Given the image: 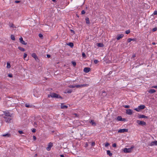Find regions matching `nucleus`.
Returning a JSON list of instances; mask_svg holds the SVG:
<instances>
[{
  "instance_id": "13",
  "label": "nucleus",
  "mask_w": 157,
  "mask_h": 157,
  "mask_svg": "<svg viewBox=\"0 0 157 157\" xmlns=\"http://www.w3.org/2000/svg\"><path fill=\"white\" fill-rule=\"evenodd\" d=\"M90 70V69L89 67H85L84 69V72L86 73H88Z\"/></svg>"
},
{
  "instance_id": "52",
  "label": "nucleus",
  "mask_w": 157,
  "mask_h": 157,
  "mask_svg": "<svg viewBox=\"0 0 157 157\" xmlns=\"http://www.w3.org/2000/svg\"><path fill=\"white\" fill-rule=\"evenodd\" d=\"M70 31H71V33H73L74 34L75 33V32H74V31L72 29H71L70 30Z\"/></svg>"
},
{
  "instance_id": "34",
  "label": "nucleus",
  "mask_w": 157,
  "mask_h": 157,
  "mask_svg": "<svg viewBox=\"0 0 157 157\" xmlns=\"http://www.w3.org/2000/svg\"><path fill=\"white\" fill-rule=\"evenodd\" d=\"M9 26L10 27L14 28V26L13 24H10L9 25Z\"/></svg>"
},
{
  "instance_id": "1",
  "label": "nucleus",
  "mask_w": 157,
  "mask_h": 157,
  "mask_svg": "<svg viewBox=\"0 0 157 157\" xmlns=\"http://www.w3.org/2000/svg\"><path fill=\"white\" fill-rule=\"evenodd\" d=\"M48 98H50V97L52 98H61V97L58 94L56 93H52L48 95Z\"/></svg>"
},
{
  "instance_id": "15",
  "label": "nucleus",
  "mask_w": 157,
  "mask_h": 157,
  "mask_svg": "<svg viewBox=\"0 0 157 157\" xmlns=\"http://www.w3.org/2000/svg\"><path fill=\"white\" fill-rule=\"evenodd\" d=\"M124 36V35L123 34H119L117 35V40H119L120 39L122 38Z\"/></svg>"
},
{
  "instance_id": "32",
  "label": "nucleus",
  "mask_w": 157,
  "mask_h": 157,
  "mask_svg": "<svg viewBox=\"0 0 157 157\" xmlns=\"http://www.w3.org/2000/svg\"><path fill=\"white\" fill-rule=\"evenodd\" d=\"M70 88H73L75 87V85H70L68 86Z\"/></svg>"
},
{
  "instance_id": "60",
  "label": "nucleus",
  "mask_w": 157,
  "mask_h": 157,
  "mask_svg": "<svg viewBox=\"0 0 157 157\" xmlns=\"http://www.w3.org/2000/svg\"><path fill=\"white\" fill-rule=\"evenodd\" d=\"M60 156L61 157H63L64 156V155H60Z\"/></svg>"
},
{
  "instance_id": "21",
  "label": "nucleus",
  "mask_w": 157,
  "mask_h": 157,
  "mask_svg": "<svg viewBox=\"0 0 157 157\" xmlns=\"http://www.w3.org/2000/svg\"><path fill=\"white\" fill-rule=\"evenodd\" d=\"M107 154L110 156H111L112 155V154L111 153L110 151L109 150H107Z\"/></svg>"
},
{
  "instance_id": "11",
  "label": "nucleus",
  "mask_w": 157,
  "mask_h": 157,
  "mask_svg": "<svg viewBox=\"0 0 157 157\" xmlns=\"http://www.w3.org/2000/svg\"><path fill=\"white\" fill-rule=\"evenodd\" d=\"M89 122L93 126H95L96 125V123L94 120H90L89 121Z\"/></svg>"
},
{
  "instance_id": "50",
  "label": "nucleus",
  "mask_w": 157,
  "mask_h": 157,
  "mask_svg": "<svg viewBox=\"0 0 157 157\" xmlns=\"http://www.w3.org/2000/svg\"><path fill=\"white\" fill-rule=\"evenodd\" d=\"M95 145V143L94 142H92L91 144L92 146H94Z\"/></svg>"
},
{
  "instance_id": "7",
  "label": "nucleus",
  "mask_w": 157,
  "mask_h": 157,
  "mask_svg": "<svg viewBox=\"0 0 157 157\" xmlns=\"http://www.w3.org/2000/svg\"><path fill=\"white\" fill-rule=\"evenodd\" d=\"M128 129L126 128H124L122 129H119L118 131V132L123 133L125 132H128Z\"/></svg>"
},
{
  "instance_id": "9",
  "label": "nucleus",
  "mask_w": 157,
  "mask_h": 157,
  "mask_svg": "<svg viewBox=\"0 0 157 157\" xmlns=\"http://www.w3.org/2000/svg\"><path fill=\"white\" fill-rule=\"evenodd\" d=\"M126 113L129 115H131L132 114V111L131 109H127L126 110Z\"/></svg>"
},
{
  "instance_id": "17",
  "label": "nucleus",
  "mask_w": 157,
  "mask_h": 157,
  "mask_svg": "<svg viewBox=\"0 0 157 157\" xmlns=\"http://www.w3.org/2000/svg\"><path fill=\"white\" fill-rule=\"evenodd\" d=\"M11 117H8L7 119H5V121L6 122H9L11 119Z\"/></svg>"
},
{
  "instance_id": "33",
  "label": "nucleus",
  "mask_w": 157,
  "mask_h": 157,
  "mask_svg": "<svg viewBox=\"0 0 157 157\" xmlns=\"http://www.w3.org/2000/svg\"><path fill=\"white\" fill-rule=\"evenodd\" d=\"M123 106L126 108H128L130 107V106L129 105H124Z\"/></svg>"
},
{
  "instance_id": "55",
  "label": "nucleus",
  "mask_w": 157,
  "mask_h": 157,
  "mask_svg": "<svg viewBox=\"0 0 157 157\" xmlns=\"http://www.w3.org/2000/svg\"><path fill=\"white\" fill-rule=\"evenodd\" d=\"M32 132H36V129H33L32 130Z\"/></svg>"
},
{
  "instance_id": "54",
  "label": "nucleus",
  "mask_w": 157,
  "mask_h": 157,
  "mask_svg": "<svg viewBox=\"0 0 157 157\" xmlns=\"http://www.w3.org/2000/svg\"><path fill=\"white\" fill-rule=\"evenodd\" d=\"M152 88H157V86H153L152 87Z\"/></svg>"
},
{
  "instance_id": "26",
  "label": "nucleus",
  "mask_w": 157,
  "mask_h": 157,
  "mask_svg": "<svg viewBox=\"0 0 157 157\" xmlns=\"http://www.w3.org/2000/svg\"><path fill=\"white\" fill-rule=\"evenodd\" d=\"M18 48L21 51H25V49L23 48H21L20 47H18Z\"/></svg>"
},
{
  "instance_id": "5",
  "label": "nucleus",
  "mask_w": 157,
  "mask_h": 157,
  "mask_svg": "<svg viewBox=\"0 0 157 157\" xmlns=\"http://www.w3.org/2000/svg\"><path fill=\"white\" fill-rule=\"evenodd\" d=\"M89 86L88 84H83L81 85H75V87L77 88H82L85 86Z\"/></svg>"
},
{
  "instance_id": "36",
  "label": "nucleus",
  "mask_w": 157,
  "mask_h": 157,
  "mask_svg": "<svg viewBox=\"0 0 157 157\" xmlns=\"http://www.w3.org/2000/svg\"><path fill=\"white\" fill-rule=\"evenodd\" d=\"M102 95L103 96H106V92H105V91H102Z\"/></svg>"
},
{
  "instance_id": "4",
  "label": "nucleus",
  "mask_w": 157,
  "mask_h": 157,
  "mask_svg": "<svg viewBox=\"0 0 157 157\" xmlns=\"http://www.w3.org/2000/svg\"><path fill=\"white\" fill-rule=\"evenodd\" d=\"M5 116L4 117V118L7 119L8 117H11L12 114H10L8 111H5L4 112Z\"/></svg>"
},
{
  "instance_id": "18",
  "label": "nucleus",
  "mask_w": 157,
  "mask_h": 157,
  "mask_svg": "<svg viewBox=\"0 0 157 157\" xmlns=\"http://www.w3.org/2000/svg\"><path fill=\"white\" fill-rule=\"evenodd\" d=\"M32 56L33 57L35 60H36L37 59H38V58L36 55V54L35 53H33L32 54Z\"/></svg>"
},
{
  "instance_id": "16",
  "label": "nucleus",
  "mask_w": 157,
  "mask_h": 157,
  "mask_svg": "<svg viewBox=\"0 0 157 157\" xmlns=\"http://www.w3.org/2000/svg\"><path fill=\"white\" fill-rule=\"evenodd\" d=\"M117 120L118 121H123L124 120V118H122L120 116H118L117 118Z\"/></svg>"
},
{
  "instance_id": "20",
  "label": "nucleus",
  "mask_w": 157,
  "mask_h": 157,
  "mask_svg": "<svg viewBox=\"0 0 157 157\" xmlns=\"http://www.w3.org/2000/svg\"><path fill=\"white\" fill-rule=\"evenodd\" d=\"M97 45L99 47H102L104 46V44L102 43H99L97 44Z\"/></svg>"
},
{
  "instance_id": "62",
  "label": "nucleus",
  "mask_w": 157,
  "mask_h": 157,
  "mask_svg": "<svg viewBox=\"0 0 157 157\" xmlns=\"http://www.w3.org/2000/svg\"><path fill=\"white\" fill-rule=\"evenodd\" d=\"M52 1L54 2H55L56 1V0H52Z\"/></svg>"
},
{
  "instance_id": "10",
  "label": "nucleus",
  "mask_w": 157,
  "mask_h": 157,
  "mask_svg": "<svg viewBox=\"0 0 157 157\" xmlns=\"http://www.w3.org/2000/svg\"><path fill=\"white\" fill-rule=\"evenodd\" d=\"M138 117L139 118H145L147 119L148 118V117L145 116L144 115H140L138 116Z\"/></svg>"
},
{
  "instance_id": "31",
  "label": "nucleus",
  "mask_w": 157,
  "mask_h": 157,
  "mask_svg": "<svg viewBox=\"0 0 157 157\" xmlns=\"http://www.w3.org/2000/svg\"><path fill=\"white\" fill-rule=\"evenodd\" d=\"M27 54L25 53L24 54V59H25V58L27 56Z\"/></svg>"
},
{
  "instance_id": "24",
  "label": "nucleus",
  "mask_w": 157,
  "mask_h": 157,
  "mask_svg": "<svg viewBox=\"0 0 157 157\" xmlns=\"http://www.w3.org/2000/svg\"><path fill=\"white\" fill-rule=\"evenodd\" d=\"M11 67L10 64V63H9L7 62V66H6V68H7L9 69Z\"/></svg>"
},
{
  "instance_id": "29",
  "label": "nucleus",
  "mask_w": 157,
  "mask_h": 157,
  "mask_svg": "<svg viewBox=\"0 0 157 157\" xmlns=\"http://www.w3.org/2000/svg\"><path fill=\"white\" fill-rule=\"evenodd\" d=\"M68 45H69L71 47H72L74 46L73 44L72 43H69Z\"/></svg>"
},
{
  "instance_id": "22",
  "label": "nucleus",
  "mask_w": 157,
  "mask_h": 157,
  "mask_svg": "<svg viewBox=\"0 0 157 157\" xmlns=\"http://www.w3.org/2000/svg\"><path fill=\"white\" fill-rule=\"evenodd\" d=\"M61 107L62 109H64L67 108V106L65 105H64L63 104H61Z\"/></svg>"
},
{
  "instance_id": "45",
  "label": "nucleus",
  "mask_w": 157,
  "mask_h": 157,
  "mask_svg": "<svg viewBox=\"0 0 157 157\" xmlns=\"http://www.w3.org/2000/svg\"><path fill=\"white\" fill-rule=\"evenodd\" d=\"M153 14L154 15H157V10L155 11L154 12Z\"/></svg>"
},
{
  "instance_id": "38",
  "label": "nucleus",
  "mask_w": 157,
  "mask_h": 157,
  "mask_svg": "<svg viewBox=\"0 0 157 157\" xmlns=\"http://www.w3.org/2000/svg\"><path fill=\"white\" fill-rule=\"evenodd\" d=\"M23 38L22 37H21L20 38H19V41H20V42L21 43L22 42V41H23Z\"/></svg>"
},
{
  "instance_id": "41",
  "label": "nucleus",
  "mask_w": 157,
  "mask_h": 157,
  "mask_svg": "<svg viewBox=\"0 0 157 157\" xmlns=\"http://www.w3.org/2000/svg\"><path fill=\"white\" fill-rule=\"evenodd\" d=\"M98 62V61L97 60H94V63H95V64H97V63Z\"/></svg>"
},
{
  "instance_id": "25",
  "label": "nucleus",
  "mask_w": 157,
  "mask_h": 157,
  "mask_svg": "<svg viewBox=\"0 0 157 157\" xmlns=\"http://www.w3.org/2000/svg\"><path fill=\"white\" fill-rule=\"evenodd\" d=\"M25 106L27 108H31L32 105L29 104H26L25 105Z\"/></svg>"
},
{
  "instance_id": "37",
  "label": "nucleus",
  "mask_w": 157,
  "mask_h": 157,
  "mask_svg": "<svg viewBox=\"0 0 157 157\" xmlns=\"http://www.w3.org/2000/svg\"><path fill=\"white\" fill-rule=\"evenodd\" d=\"M109 143L107 142V143H106L105 144V147H107L109 145Z\"/></svg>"
},
{
  "instance_id": "8",
  "label": "nucleus",
  "mask_w": 157,
  "mask_h": 157,
  "mask_svg": "<svg viewBox=\"0 0 157 157\" xmlns=\"http://www.w3.org/2000/svg\"><path fill=\"white\" fill-rule=\"evenodd\" d=\"M136 122L139 125H146V123L145 122L143 121H140L139 120H137Z\"/></svg>"
},
{
  "instance_id": "40",
  "label": "nucleus",
  "mask_w": 157,
  "mask_h": 157,
  "mask_svg": "<svg viewBox=\"0 0 157 157\" xmlns=\"http://www.w3.org/2000/svg\"><path fill=\"white\" fill-rule=\"evenodd\" d=\"M86 12L84 10H82L81 11V14H84Z\"/></svg>"
},
{
  "instance_id": "57",
  "label": "nucleus",
  "mask_w": 157,
  "mask_h": 157,
  "mask_svg": "<svg viewBox=\"0 0 157 157\" xmlns=\"http://www.w3.org/2000/svg\"><path fill=\"white\" fill-rule=\"evenodd\" d=\"M82 56L83 57H84L85 56V54L84 53H82Z\"/></svg>"
},
{
  "instance_id": "23",
  "label": "nucleus",
  "mask_w": 157,
  "mask_h": 157,
  "mask_svg": "<svg viewBox=\"0 0 157 157\" xmlns=\"http://www.w3.org/2000/svg\"><path fill=\"white\" fill-rule=\"evenodd\" d=\"M85 20H86V23L87 24H89L90 23V21H89V18H88L87 17H86V18Z\"/></svg>"
},
{
  "instance_id": "53",
  "label": "nucleus",
  "mask_w": 157,
  "mask_h": 157,
  "mask_svg": "<svg viewBox=\"0 0 157 157\" xmlns=\"http://www.w3.org/2000/svg\"><path fill=\"white\" fill-rule=\"evenodd\" d=\"M33 138L34 140H36V137L35 136H33Z\"/></svg>"
},
{
  "instance_id": "56",
  "label": "nucleus",
  "mask_w": 157,
  "mask_h": 157,
  "mask_svg": "<svg viewBox=\"0 0 157 157\" xmlns=\"http://www.w3.org/2000/svg\"><path fill=\"white\" fill-rule=\"evenodd\" d=\"M47 57H48V58H50V55H47Z\"/></svg>"
},
{
  "instance_id": "39",
  "label": "nucleus",
  "mask_w": 157,
  "mask_h": 157,
  "mask_svg": "<svg viewBox=\"0 0 157 157\" xmlns=\"http://www.w3.org/2000/svg\"><path fill=\"white\" fill-rule=\"evenodd\" d=\"M130 33V30H128L125 31V33L127 34H128Z\"/></svg>"
},
{
  "instance_id": "48",
  "label": "nucleus",
  "mask_w": 157,
  "mask_h": 157,
  "mask_svg": "<svg viewBox=\"0 0 157 157\" xmlns=\"http://www.w3.org/2000/svg\"><path fill=\"white\" fill-rule=\"evenodd\" d=\"M113 147H116V144L115 143H114L113 144Z\"/></svg>"
},
{
  "instance_id": "27",
  "label": "nucleus",
  "mask_w": 157,
  "mask_h": 157,
  "mask_svg": "<svg viewBox=\"0 0 157 157\" xmlns=\"http://www.w3.org/2000/svg\"><path fill=\"white\" fill-rule=\"evenodd\" d=\"M72 92V90H71L67 89L66 90V93H71Z\"/></svg>"
},
{
  "instance_id": "47",
  "label": "nucleus",
  "mask_w": 157,
  "mask_h": 157,
  "mask_svg": "<svg viewBox=\"0 0 157 157\" xmlns=\"http://www.w3.org/2000/svg\"><path fill=\"white\" fill-rule=\"evenodd\" d=\"M8 76L10 77L11 78L12 77L13 75L12 74H9L8 75Z\"/></svg>"
},
{
  "instance_id": "46",
  "label": "nucleus",
  "mask_w": 157,
  "mask_h": 157,
  "mask_svg": "<svg viewBox=\"0 0 157 157\" xmlns=\"http://www.w3.org/2000/svg\"><path fill=\"white\" fill-rule=\"evenodd\" d=\"M18 132L20 134H22L23 133V132L22 131L19 130L18 131Z\"/></svg>"
},
{
  "instance_id": "2",
  "label": "nucleus",
  "mask_w": 157,
  "mask_h": 157,
  "mask_svg": "<svg viewBox=\"0 0 157 157\" xmlns=\"http://www.w3.org/2000/svg\"><path fill=\"white\" fill-rule=\"evenodd\" d=\"M134 148L133 146H132L130 148H125L123 149V151L125 153H129L132 152V150Z\"/></svg>"
},
{
  "instance_id": "42",
  "label": "nucleus",
  "mask_w": 157,
  "mask_h": 157,
  "mask_svg": "<svg viewBox=\"0 0 157 157\" xmlns=\"http://www.w3.org/2000/svg\"><path fill=\"white\" fill-rule=\"evenodd\" d=\"M73 115H74V117H78V115H77V114L76 113H74L73 114Z\"/></svg>"
},
{
  "instance_id": "35",
  "label": "nucleus",
  "mask_w": 157,
  "mask_h": 157,
  "mask_svg": "<svg viewBox=\"0 0 157 157\" xmlns=\"http://www.w3.org/2000/svg\"><path fill=\"white\" fill-rule=\"evenodd\" d=\"M133 39H132L131 38H129L128 40V42H130L131 41L133 40Z\"/></svg>"
},
{
  "instance_id": "63",
  "label": "nucleus",
  "mask_w": 157,
  "mask_h": 157,
  "mask_svg": "<svg viewBox=\"0 0 157 157\" xmlns=\"http://www.w3.org/2000/svg\"><path fill=\"white\" fill-rule=\"evenodd\" d=\"M36 155H37V154H36Z\"/></svg>"
},
{
  "instance_id": "49",
  "label": "nucleus",
  "mask_w": 157,
  "mask_h": 157,
  "mask_svg": "<svg viewBox=\"0 0 157 157\" xmlns=\"http://www.w3.org/2000/svg\"><path fill=\"white\" fill-rule=\"evenodd\" d=\"M20 1H15V2L16 3H18L20 2Z\"/></svg>"
},
{
  "instance_id": "58",
  "label": "nucleus",
  "mask_w": 157,
  "mask_h": 157,
  "mask_svg": "<svg viewBox=\"0 0 157 157\" xmlns=\"http://www.w3.org/2000/svg\"><path fill=\"white\" fill-rule=\"evenodd\" d=\"M136 57V55L135 54H133V55H132V57Z\"/></svg>"
},
{
  "instance_id": "30",
  "label": "nucleus",
  "mask_w": 157,
  "mask_h": 157,
  "mask_svg": "<svg viewBox=\"0 0 157 157\" xmlns=\"http://www.w3.org/2000/svg\"><path fill=\"white\" fill-rule=\"evenodd\" d=\"M21 43L24 45H26L27 44V43L25 42L24 40H23V41H22Z\"/></svg>"
},
{
  "instance_id": "6",
  "label": "nucleus",
  "mask_w": 157,
  "mask_h": 157,
  "mask_svg": "<svg viewBox=\"0 0 157 157\" xmlns=\"http://www.w3.org/2000/svg\"><path fill=\"white\" fill-rule=\"evenodd\" d=\"M52 143L51 142L49 143L48 145V147H46V150L48 151H50L51 150V148L52 147Z\"/></svg>"
},
{
  "instance_id": "61",
  "label": "nucleus",
  "mask_w": 157,
  "mask_h": 157,
  "mask_svg": "<svg viewBox=\"0 0 157 157\" xmlns=\"http://www.w3.org/2000/svg\"><path fill=\"white\" fill-rule=\"evenodd\" d=\"M152 44L153 45H155V42H153L152 43Z\"/></svg>"
},
{
  "instance_id": "28",
  "label": "nucleus",
  "mask_w": 157,
  "mask_h": 157,
  "mask_svg": "<svg viewBox=\"0 0 157 157\" xmlns=\"http://www.w3.org/2000/svg\"><path fill=\"white\" fill-rule=\"evenodd\" d=\"M11 38L12 40H15V38L14 36V35H12L11 36Z\"/></svg>"
},
{
  "instance_id": "3",
  "label": "nucleus",
  "mask_w": 157,
  "mask_h": 157,
  "mask_svg": "<svg viewBox=\"0 0 157 157\" xmlns=\"http://www.w3.org/2000/svg\"><path fill=\"white\" fill-rule=\"evenodd\" d=\"M145 106L144 105H140L138 107L134 109V110L137 112H140V110L144 109Z\"/></svg>"
},
{
  "instance_id": "19",
  "label": "nucleus",
  "mask_w": 157,
  "mask_h": 157,
  "mask_svg": "<svg viewBox=\"0 0 157 157\" xmlns=\"http://www.w3.org/2000/svg\"><path fill=\"white\" fill-rule=\"evenodd\" d=\"M155 92V90L154 89H151L148 91V92L150 94H152Z\"/></svg>"
},
{
  "instance_id": "12",
  "label": "nucleus",
  "mask_w": 157,
  "mask_h": 157,
  "mask_svg": "<svg viewBox=\"0 0 157 157\" xmlns=\"http://www.w3.org/2000/svg\"><path fill=\"white\" fill-rule=\"evenodd\" d=\"M156 145H157V141H152L151 143L149 144V145L150 146H152Z\"/></svg>"
},
{
  "instance_id": "43",
  "label": "nucleus",
  "mask_w": 157,
  "mask_h": 157,
  "mask_svg": "<svg viewBox=\"0 0 157 157\" xmlns=\"http://www.w3.org/2000/svg\"><path fill=\"white\" fill-rule=\"evenodd\" d=\"M157 30V28L155 27V28H154L153 29L152 31L153 32H155V31H156Z\"/></svg>"
},
{
  "instance_id": "44",
  "label": "nucleus",
  "mask_w": 157,
  "mask_h": 157,
  "mask_svg": "<svg viewBox=\"0 0 157 157\" xmlns=\"http://www.w3.org/2000/svg\"><path fill=\"white\" fill-rule=\"evenodd\" d=\"M72 64L74 66H75L76 65V63L75 62H72Z\"/></svg>"
},
{
  "instance_id": "51",
  "label": "nucleus",
  "mask_w": 157,
  "mask_h": 157,
  "mask_svg": "<svg viewBox=\"0 0 157 157\" xmlns=\"http://www.w3.org/2000/svg\"><path fill=\"white\" fill-rule=\"evenodd\" d=\"M39 37H42L43 36L41 34H39Z\"/></svg>"
},
{
  "instance_id": "59",
  "label": "nucleus",
  "mask_w": 157,
  "mask_h": 157,
  "mask_svg": "<svg viewBox=\"0 0 157 157\" xmlns=\"http://www.w3.org/2000/svg\"><path fill=\"white\" fill-rule=\"evenodd\" d=\"M34 124L36 125H37L38 124V123L37 122H34Z\"/></svg>"
},
{
  "instance_id": "14",
  "label": "nucleus",
  "mask_w": 157,
  "mask_h": 157,
  "mask_svg": "<svg viewBox=\"0 0 157 157\" xmlns=\"http://www.w3.org/2000/svg\"><path fill=\"white\" fill-rule=\"evenodd\" d=\"M2 136L6 137H10L11 135L9 133H7L6 134H4L2 135Z\"/></svg>"
}]
</instances>
